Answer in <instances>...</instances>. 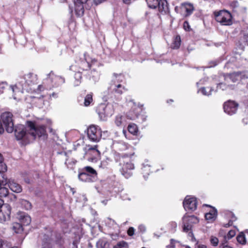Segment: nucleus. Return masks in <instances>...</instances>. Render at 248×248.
<instances>
[{"label":"nucleus","instance_id":"f257e3e1","mask_svg":"<svg viewBox=\"0 0 248 248\" xmlns=\"http://www.w3.org/2000/svg\"><path fill=\"white\" fill-rule=\"evenodd\" d=\"M37 81V77L31 73H28L24 76L23 78H20L19 79L18 84H16L15 86H11L13 92H15V88H18V86L20 85L21 88L23 89L26 87V84L28 85H31L35 84ZM20 89V87H18Z\"/></svg>","mask_w":248,"mask_h":248},{"label":"nucleus","instance_id":"f03ea898","mask_svg":"<svg viewBox=\"0 0 248 248\" xmlns=\"http://www.w3.org/2000/svg\"><path fill=\"white\" fill-rule=\"evenodd\" d=\"M216 20L223 25H230L232 24L231 14L226 10H220L214 13Z\"/></svg>","mask_w":248,"mask_h":248},{"label":"nucleus","instance_id":"7ed1b4c3","mask_svg":"<svg viewBox=\"0 0 248 248\" xmlns=\"http://www.w3.org/2000/svg\"><path fill=\"white\" fill-rule=\"evenodd\" d=\"M1 120L8 133H12L14 130L13 114L10 112L2 113L0 116Z\"/></svg>","mask_w":248,"mask_h":248},{"label":"nucleus","instance_id":"20e7f679","mask_svg":"<svg viewBox=\"0 0 248 248\" xmlns=\"http://www.w3.org/2000/svg\"><path fill=\"white\" fill-rule=\"evenodd\" d=\"M28 126L30 128L31 137L32 139H35L37 136L38 137L46 136V131L44 125L35 126L33 123L29 122Z\"/></svg>","mask_w":248,"mask_h":248},{"label":"nucleus","instance_id":"39448f33","mask_svg":"<svg viewBox=\"0 0 248 248\" xmlns=\"http://www.w3.org/2000/svg\"><path fill=\"white\" fill-rule=\"evenodd\" d=\"M87 135L91 140L97 142L101 137V131L98 126L93 125L88 128Z\"/></svg>","mask_w":248,"mask_h":248},{"label":"nucleus","instance_id":"423d86ee","mask_svg":"<svg viewBox=\"0 0 248 248\" xmlns=\"http://www.w3.org/2000/svg\"><path fill=\"white\" fill-rule=\"evenodd\" d=\"M15 135L17 140H20L23 138L28 139L31 136L30 131L27 133L25 126L22 124H18L15 126Z\"/></svg>","mask_w":248,"mask_h":248},{"label":"nucleus","instance_id":"0eeeda50","mask_svg":"<svg viewBox=\"0 0 248 248\" xmlns=\"http://www.w3.org/2000/svg\"><path fill=\"white\" fill-rule=\"evenodd\" d=\"M197 201L195 197L186 196L183 202V206L186 211H193L197 208Z\"/></svg>","mask_w":248,"mask_h":248},{"label":"nucleus","instance_id":"6e6552de","mask_svg":"<svg viewBox=\"0 0 248 248\" xmlns=\"http://www.w3.org/2000/svg\"><path fill=\"white\" fill-rule=\"evenodd\" d=\"M238 104L233 101H228L224 104V110L225 113L230 115L235 114L237 110Z\"/></svg>","mask_w":248,"mask_h":248},{"label":"nucleus","instance_id":"1a4fd4ad","mask_svg":"<svg viewBox=\"0 0 248 248\" xmlns=\"http://www.w3.org/2000/svg\"><path fill=\"white\" fill-rule=\"evenodd\" d=\"M11 208L8 205H5L0 209V222L4 223L10 217Z\"/></svg>","mask_w":248,"mask_h":248},{"label":"nucleus","instance_id":"9d476101","mask_svg":"<svg viewBox=\"0 0 248 248\" xmlns=\"http://www.w3.org/2000/svg\"><path fill=\"white\" fill-rule=\"evenodd\" d=\"M134 169V164L131 162L124 163L121 170V173L126 178H129L132 175V170Z\"/></svg>","mask_w":248,"mask_h":248},{"label":"nucleus","instance_id":"9b49d317","mask_svg":"<svg viewBox=\"0 0 248 248\" xmlns=\"http://www.w3.org/2000/svg\"><path fill=\"white\" fill-rule=\"evenodd\" d=\"M87 0H73L75 3V13L78 16H81L84 12L83 4Z\"/></svg>","mask_w":248,"mask_h":248},{"label":"nucleus","instance_id":"f8f14e48","mask_svg":"<svg viewBox=\"0 0 248 248\" xmlns=\"http://www.w3.org/2000/svg\"><path fill=\"white\" fill-rule=\"evenodd\" d=\"M98 114L100 116H104V117L111 115L112 111L110 110V106L109 105H105L101 104L98 109Z\"/></svg>","mask_w":248,"mask_h":248},{"label":"nucleus","instance_id":"ddd939ff","mask_svg":"<svg viewBox=\"0 0 248 248\" xmlns=\"http://www.w3.org/2000/svg\"><path fill=\"white\" fill-rule=\"evenodd\" d=\"M7 184L10 189L14 192L20 193L22 191V187L18 183H16L14 180H9L7 181Z\"/></svg>","mask_w":248,"mask_h":248},{"label":"nucleus","instance_id":"4468645a","mask_svg":"<svg viewBox=\"0 0 248 248\" xmlns=\"http://www.w3.org/2000/svg\"><path fill=\"white\" fill-rule=\"evenodd\" d=\"M181 8L185 12V16H188L191 15L194 10L193 5L188 2L182 3Z\"/></svg>","mask_w":248,"mask_h":248},{"label":"nucleus","instance_id":"2eb2a0df","mask_svg":"<svg viewBox=\"0 0 248 248\" xmlns=\"http://www.w3.org/2000/svg\"><path fill=\"white\" fill-rule=\"evenodd\" d=\"M82 171H84L89 176H90L94 181H95L97 178V172L93 168L90 166H86L83 168L81 170Z\"/></svg>","mask_w":248,"mask_h":248},{"label":"nucleus","instance_id":"dca6fc26","mask_svg":"<svg viewBox=\"0 0 248 248\" xmlns=\"http://www.w3.org/2000/svg\"><path fill=\"white\" fill-rule=\"evenodd\" d=\"M18 219L24 225H28L31 222V217L25 213H21L18 215Z\"/></svg>","mask_w":248,"mask_h":248},{"label":"nucleus","instance_id":"f3484780","mask_svg":"<svg viewBox=\"0 0 248 248\" xmlns=\"http://www.w3.org/2000/svg\"><path fill=\"white\" fill-rule=\"evenodd\" d=\"M217 217V210L213 208L212 210L205 215V219L209 222H212L216 219Z\"/></svg>","mask_w":248,"mask_h":248},{"label":"nucleus","instance_id":"a211bd4d","mask_svg":"<svg viewBox=\"0 0 248 248\" xmlns=\"http://www.w3.org/2000/svg\"><path fill=\"white\" fill-rule=\"evenodd\" d=\"M160 12L164 14L167 13L169 11L168 2L166 0H158L157 7Z\"/></svg>","mask_w":248,"mask_h":248},{"label":"nucleus","instance_id":"6ab92c4d","mask_svg":"<svg viewBox=\"0 0 248 248\" xmlns=\"http://www.w3.org/2000/svg\"><path fill=\"white\" fill-rule=\"evenodd\" d=\"M120 150L121 151H124L126 150H130L132 151L130 153H126L122 155V157H131L134 154V152L133 151V147L126 143H123L120 145Z\"/></svg>","mask_w":248,"mask_h":248},{"label":"nucleus","instance_id":"aec40b11","mask_svg":"<svg viewBox=\"0 0 248 248\" xmlns=\"http://www.w3.org/2000/svg\"><path fill=\"white\" fill-rule=\"evenodd\" d=\"M78 178L79 180L83 182L91 183L94 182L89 175L85 173L84 171H82L79 172L78 175Z\"/></svg>","mask_w":248,"mask_h":248},{"label":"nucleus","instance_id":"412c9836","mask_svg":"<svg viewBox=\"0 0 248 248\" xmlns=\"http://www.w3.org/2000/svg\"><path fill=\"white\" fill-rule=\"evenodd\" d=\"M183 222H186L192 225L193 224H196L199 222L198 218L195 216L185 215L183 217Z\"/></svg>","mask_w":248,"mask_h":248},{"label":"nucleus","instance_id":"4be33fe9","mask_svg":"<svg viewBox=\"0 0 248 248\" xmlns=\"http://www.w3.org/2000/svg\"><path fill=\"white\" fill-rule=\"evenodd\" d=\"M240 74H241L239 72H234L225 76V79L227 81H228L229 80H231L232 82H235L240 77Z\"/></svg>","mask_w":248,"mask_h":248},{"label":"nucleus","instance_id":"5701e85b","mask_svg":"<svg viewBox=\"0 0 248 248\" xmlns=\"http://www.w3.org/2000/svg\"><path fill=\"white\" fill-rule=\"evenodd\" d=\"M1 166L3 167L2 171L0 170V187L2 185H4L7 184V179L5 177L3 171L6 170V166L5 164H1Z\"/></svg>","mask_w":248,"mask_h":248},{"label":"nucleus","instance_id":"b1692460","mask_svg":"<svg viewBox=\"0 0 248 248\" xmlns=\"http://www.w3.org/2000/svg\"><path fill=\"white\" fill-rule=\"evenodd\" d=\"M97 248H110L109 243L104 239H99L96 243Z\"/></svg>","mask_w":248,"mask_h":248},{"label":"nucleus","instance_id":"393cba45","mask_svg":"<svg viewBox=\"0 0 248 248\" xmlns=\"http://www.w3.org/2000/svg\"><path fill=\"white\" fill-rule=\"evenodd\" d=\"M48 76L49 78H51L52 81H53V80H58L59 83L60 84H62L65 82V79L63 78H62V77L60 76L54 75L52 71H51L49 73Z\"/></svg>","mask_w":248,"mask_h":248},{"label":"nucleus","instance_id":"a878e982","mask_svg":"<svg viewBox=\"0 0 248 248\" xmlns=\"http://www.w3.org/2000/svg\"><path fill=\"white\" fill-rule=\"evenodd\" d=\"M19 202L21 207L25 210H28L31 209L32 205L29 201L24 199H21Z\"/></svg>","mask_w":248,"mask_h":248},{"label":"nucleus","instance_id":"bb28decb","mask_svg":"<svg viewBox=\"0 0 248 248\" xmlns=\"http://www.w3.org/2000/svg\"><path fill=\"white\" fill-rule=\"evenodd\" d=\"M12 229L17 233H21L23 230L22 225L17 222H15L13 224Z\"/></svg>","mask_w":248,"mask_h":248},{"label":"nucleus","instance_id":"cd10ccee","mask_svg":"<svg viewBox=\"0 0 248 248\" xmlns=\"http://www.w3.org/2000/svg\"><path fill=\"white\" fill-rule=\"evenodd\" d=\"M82 78L81 73L79 72H76L74 75L75 80L74 81V85L75 86H78L81 83V80Z\"/></svg>","mask_w":248,"mask_h":248},{"label":"nucleus","instance_id":"c85d7f7f","mask_svg":"<svg viewBox=\"0 0 248 248\" xmlns=\"http://www.w3.org/2000/svg\"><path fill=\"white\" fill-rule=\"evenodd\" d=\"M125 117L122 115H118L116 117L115 123L118 126L124 124Z\"/></svg>","mask_w":248,"mask_h":248},{"label":"nucleus","instance_id":"c756f323","mask_svg":"<svg viewBox=\"0 0 248 248\" xmlns=\"http://www.w3.org/2000/svg\"><path fill=\"white\" fill-rule=\"evenodd\" d=\"M181 44V38L180 36L179 35L176 36L172 44V47L173 49L178 48Z\"/></svg>","mask_w":248,"mask_h":248},{"label":"nucleus","instance_id":"7c9ffc66","mask_svg":"<svg viewBox=\"0 0 248 248\" xmlns=\"http://www.w3.org/2000/svg\"><path fill=\"white\" fill-rule=\"evenodd\" d=\"M148 6L152 9H155L158 4V0H146Z\"/></svg>","mask_w":248,"mask_h":248},{"label":"nucleus","instance_id":"2f4dec72","mask_svg":"<svg viewBox=\"0 0 248 248\" xmlns=\"http://www.w3.org/2000/svg\"><path fill=\"white\" fill-rule=\"evenodd\" d=\"M8 189L4 187H0V197L1 198H7L9 195Z\"/></svg>","mask_w":248,"mask_h":248},{"label":"nucleus","instance_id":"473e14b6","mask_svg":"<svg viewBox=\"0 0 248 248\" xmlns=\"http://www.w3.org/2000/svg\"><path fill=\"white\" fill-rule=\"evenodd\" d=\"M128 130L130 133L135 135L138 132V127L135 124H130L128 126Z\"/></svg>","mask_w":248,"mask_h":248},{"label":"nucleus","instance_id":"72a5a7b5","mask_svg":"<svg viewBox=\"0 0 248 248\" xmlns=\"http://www.w3.org/2000/svg\"><path fill=\"white\" fill-rule=\"evenodd\" d=\"M93 101L92 93L88 94L85 97L84 104L85 106H88Z\"/></svg>","mask_w":248,"mask_h":248},{"label":"nucleus","instance_id":"f704fd0d","mask_svg":"<svg viewBox=\"0 0 248 248\" xmlns=\"http://www.w3.org/2000/svg\"><path fill=\"white\" fill-rule=\"evenodd\" d=\"M212 91V89L209 87L207 88L202 87L198 91V92H201L204 95H210L211 94Z\"/></svg>","mask_w":248,"mask_h":248},{"label":"nucleus","instance_id":"c9c22d12","mask_svg":"<svg viewBox=\"0 0 248 248\" xmlns=\"http://www.w3.org/2000/svg\"><path fill=\"white\" fill-rule=\"evenodd\" d=\"M237 240L239 243H240L241 244H244L246 243V239H245V234L243 232H241L237 236Z\"/></svg>","mask_w":248,"mask_h":248},{"label":"nucleus","instance_id":"e433bc0d","mask_svg":"<svg viewBox=\"0 0 248 248\" xmlns=\"http://www.w3.org/2000/svg\"><path fill=\"white\" fill-rule=\"evenodd\" d=\"M11 245L4 240L0 239V248H10Z\"/></svg>","mask_w":248,"mask_h":248},{"label":"nucleus","instance_id":"4c0bfd02","mask_svg":"<svg viewBox=\"0 0 248 248\" xmlns=\"http://www.w3.org/2000/svg\"><path fill=\"white\" fill-rule=\"evenodd\" d=\"M127 243L122 241L118 243L116 245L113 247V248H127Z\"/></svg>","mask_w":248,"mask_h":248},{"label":"nucleus","instance_id":"58836bf2","mask_svg":"<svg viewBox=\"0 0 248 248\" xmlns=\"http://www.w3.org/2000/svg\"><path fill=\"white\" fill-rule=\"evenodd\" d=\"M113 90L116 93L119 94H122L123 92V90H124V88L122 87L120 84H118L115 85V88Z\"/></svg>","mask_w":248,"mask_h":248},{"label":"nucleus","instance_id":"ea45409f","mask_svg":"<svg viewBox=\"0 0 248 248\" xmlns=\"http://www.w3.org/2000/svg\"><path fill=\"white\" fill-rule=\"evenodd\" d=\"M142 171L143 174V176L145 179L146 178V175H149V173L150 172V168L149 166H144L142 168Z\"/></svg>","mask_w":248,"mask_h":248},{"label":"nucleus","instance_id":"a19ab883","mask_svg":"<svg viewBox=\"0 0 248 248\" xmlns=\"http://www.w3.org/2000/svg\"><path fill=\"white\" fill-rule=\"evenodd\" d=\"M210 241L213 246H217L218 244L219 240L217 237L214 236H211L210 237Z\"/></svg>","mask_w":248,"mask_h":248},{"label":"nucleus","instance_id":"79ce46f5","mask_svg":"<svg viewBox=\"0 0 248 248\" xmlns=\"http://www.w3.org/2000/svg\"><path fill=\"white\" fill-rule=\"evenodd\" d=\"M192 225L187 224L186 222H183V231L187 232L191 230Z\"/></svg>","mask_w":248,"mask_h":248},{"label":"nucleus","instance_id":"37998d69","mask_svg":"<svg viewBox=\"0 0 248 248\" xmlns=\"http://www.w3.org/2000/svg\"><path fill=\"white\" fill-rule=\"evenodd\" d=\"M235 235V232L234 230L230 231L227 236H225L224 238L225 239H230Z\"/></svg>","mask_w":248,"mask_h":248},{"label":"nucleus","instance_id":"c03bdc74","mask_svg":"<svg viewBox=\"0 0 248 248\" xmlns=\"http://www.w3.org/2000/svg\"><path fill=\"white\" fill-rule=\"evenodd\" d=\"M232 219L229 220V221L228 223L224 224L223 225V226L224 227H228L230 226H232V225L233 222L236 220V217L233 215L232 214Z\"/></svg>","mask_w":248,"mask_h":248},{"label":"nucleus","instance_id":"a18cd8bd","mask_svg":"<svg viewBox=\"0 0 248 248\" xmlns=\"http://www.w3.org/2000/svg\"><path fill=\"white\" fill-rule=\"evenodd\" d=\"M7 199V202H14L16 199V196L13 194H9Z\"/></svg>","mask_w":248,"mask_h":248},{"label":"nucleus","instance_id":"49530a36","mask_svg":"<svg viewBox=\"0 0 248 248\" xmlns=\"http://www.w3.org/2000/svg\"><path fill=\"white\" fill-rule=\"evenodd\" d=\"M42 248H51L50 244V239L49 238L48 240L46 242L44 241L42 244Z\"/></svg>","mask_w":248,"mask_h":248},{"label":"nucleus","instance_id":"de8ad7c7","mask_svg":"<svg viewBox=\"0 0 248 248\" xmlns=\"http://www.w3.org/2000/svg\"><path fill=\"white\" fill-rule=\"evenodd\" d=\"M139 231L143 233H144L146 231V228L144 225L140 224L138 227Z\"/></svg>","mask_w":248,"mask_h":248},{"label":"nucleus","instance_id":"09e8293b","mask_svg":"<svg viewBox=\"0 0 248 248\" xmlns=\"http://www.w3.org/2000/svg\"><path fill=\"white\" fill-rule=\"evenodd\" d=\"M113 76H114V80H117L118 81V82H122L123 79H120V78H122V75L121 74H116V73H114L113 74Z\"/></svg>","mask_w":248,"mask_h":248},{"label":"nucleus","instance_id":"8fccbe9b","mask_svg":"<svg viewBox=\"0 0 248 248\" xmlns=\"http://www.w3.org/2000/svg\"><path fill=\"white\" fill-rule=\"evenodd\" d=\"M135 229L133 227H130L127 231V234L129 236H133L134 234Z\"/></svg>","mask_w":248,"mask_h":248},{"label":"nucleus","instance_id":"3c124183","mask_svg":"<svg viewBox=\"0 0 248 248\" xmlns=\"http://www.w3.org/2000/svg\"><path fill=\"white\" fill-rule=\"evenodd\" d=\"M184 28L186 31H189L190 29V26L187 21H185L183 24Z\"/></svg>","mask_w":248,"mask_h":248},{"label":"nucleus","instance_id":"603ef678","mask_svg":"<svg viewBox=\"0 0 248 248\" xmlns=\"http://www.w3.org/2000/svg\"><path fill=\"white\" fill-rule=\"evenodd\" d=\"M97 145H95L93 146V147L90 148L89 150H95V152L96 153V155H100V152L97 149Z\"/></svg>","mask_w":248,"mask_h":248},{"label":"nucleus","instance_id":"864d4df0","mask_svg":"<svg viewBox=\"0 0 248 248\" xmlns=\"http://www.w3.org/2000/svg\"><path fill=\"white\" fill-rule=\"evenodd\" d=\"M6 85L7 84L5 82L0 83V93L3 91Z\"/></svg>","mask_w":248,"mask_h":248},{"label":"nucleus","instance_id":"5fc2aeb1","mask_svg":"<svg viewBox=\"0 0 248 248\" xmlns=\"http://www.w3.org/2000/svg\"><path fill=\"white\" fill-rule=\"evenodd\" d=\"M217 88H221L223 90L226 89V86L225 84H223L222 83H220L217 84Z\"/></svg>","mask_w":248,"mask_h":248},{"label":"nucleus","instance_id":"6e6d98bb","mask_svg":"<svg viewBox=\"0 0 248 248\" xmlns=\"http://www.w3.org/2000/svg\"><path fill=\"white\" fill-rule=\"evenodd\" d=\"M195 248H207L206 246L204 245L197 244L195 245Z\"/></svg>","mask_w":248,"mask_h":248},{"label":"nucleus","instance_id":"4d7b16f0","mask_svg":"<svg viewBox=\"0 0 248 248\" xmlns=\"http://www.w3.org/2000/svg\"><path fill=\"white\" fill-rule=\"evenodd\" d=\"M219 248H233L232 247L225 244H222L219 246Z\"/></svg>","mask_w":248,"mask_h":248},{"label":"nucleus","instance_id":"13d9d810","mask_svg":"<svg viewBox=\"0 0 248 248\" xmlns=\"http://www.w3.org/2000/svg\"><path fill=\"white\" fill-rule=\"evenodd\" d=\"M174 241V240L173 239H171L170 240L171 244H170V246H168V248H174V245H173V242Z\"/></svg>","mask_w":248,"mask_h":248},{"label":"nucleus","instance_id":"bf43d9fd","mask_svg":"<svg viewBox=\"0 0 248 248\" xmlns=\"http://www.w3.org/2000/svg\"><path fill=\"white\" fill-rule=\"evenodd\" d=\"M170 225L173 229H175L177 227V224L175 222H171Z\"/></svg>","mask_w":248,"mask_h":248},{"label":"nucleus","instance_id":"052dcab7","mask_svg":"<svg viewBox=\"0 0 248 248\" xmlns=\"http://www.w3.org/2000/svg\"><path fill=\"white\" fill-rule=\"evenodd\" d=\"M218 234L220 236H223L224 237H225L224 236V232L223 231V230L222 229H221L218 233Z\"/></svg>","mask_w":248,"mask_h":248},{"label":"nucleus","instance_id":"680f3d73","mask_svg":"<svg viewBox=\"0 0 248 248\" xmlns=\"http://www.w3.org/2000/svg\"><path fill=\"white\" fill-rule=\"evenodd\" d=\"M5 204H4V201L0 198V209L5 206Z\"/></svg>","mask_w":248,"mask_h":248},{"label":"nucleus","instance_id":"e2e57ef3","mask_svg":"<svg viewBox=\"0 0 248 248\" xmlns=\"http://www.w3.org/2000/svg\"><path fill=\"white\" fill-rule=\"evenodd\" d=\"M50 97H53L54 98H57L58 97V95L56 93H52L50 94Z\"/></svg>","mask_w":248,"mask_h":248},{"label":"nucleus","instance_id":"0e129e2a","mask_svg":"<svg viewBox=\"0 0 248 248\" xmlns=\"http://www.w3.org/2000/svg\"><path fill=\"white\" fill-rule=\"evenodd\" d=\"M105 0H94L95 3H96V4L100 3Z\"/></svg>","mask_w":248,"mask_h":248},{"label":"nucleus","instance_id":"69168bd1","mask_svg":"<svg viewBox=\"0 0 248 248\" xmlns=\"http://www.w3.org/2000/svg\"><path fill=\"white\" fill-rule=\"evenodd\" d=\"M3 161V157L0 154V164H1Z\"/></svg>","mask_w":248,"mask_h":248},{"label":"nucleus","instance_id":"338daca9","mask_svg":"<svg viewBox=\"0 0 248 248\" xmlns=\"http://www.w3.org/2000/svg\"><path fill=\"white\" fill-rule=\"evenodd\" d=\"M48 129H49L50 132L52 133L53 134H54V132L53 131V129L52 128L49 127Z\"/></svg>","mask_w":248,"mask_h":248},{"label":"nucleus","instance_id":"774afa93","mask_svg":"<svg viewBox=\"0 0 248 248\" xmlns=\"http://www.w3.org/2000/svg\"><path fill=\"white\" fill-rule=\"evenodd\" d=\"M188 235L190 237H193V233L191 232H189Z\"/></svg>","mask_w":248,"mask_h":248}]
</instances>
